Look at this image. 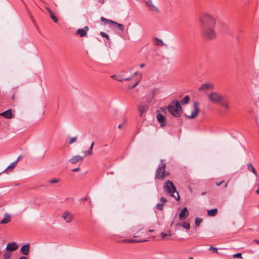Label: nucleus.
Listing matches in <instances>:
<instances>
[{"label": "nucleus", "instance_id": "58", "mask_svg": "<svg viewBox=\"0 0 259 259\" xmlns=\"http://www.w3.org/2000/svg\"><path fill=\"white\" fill-rule=\"evenodd\" d=\"M121 127H122V124H119V125H118V128H121Z\"/></svg>", "mask_w": 259, "mask_h": 259}, {"label": "nucleus", "instance_id": "36", "mask_svg": "<svg viewBox=\"0 0 259 259\" xmlns=\"http://www.w3.org/2000/svg\"><path fill=\"white\" fill-rule=\"evenodd\" d=\"M168 236H171V234H170V232H169L168 234L165 233H163V232H161L160 233V236L162 238H164L165 237Z\"/></svg>", "mask_w": 259, "mask_h": 259}, {"label": "nucleus", "instance_id": "60", "mask_svg": "<svg viewBox=\"0 0 259 259\" xmlns=\"http://www.w3.org/2000/svg\"><path fill=\"white\" fill-rule=\"evenodd\" d=\"M148 231H149V232H153V230H149Z\"/></svg>", "mask_w": 259, "mask_h": 259}, {"label": "nucleus", "instance_id": "9", "mask_svg": "<svg viewBox=\"0 0 259 259\" xmlns=\"http://www.w3.org/2000/svg\"><path fill=\"white\" fill-rule=\"evenodd\" d=\"M18 247L19 246L17 245V244L15 242H13L9 243L7 244L6 249L7 250V251L10 252V251L12 252L16 251V250H17Z\"/></svg>", "mask_w": 259, "mask_h": 259}, {"label": "nucleus", "instance_id": "1", "mask_svg": "<svg viewBox=\"0 0 259 259\" xmlns=\"http://www.w3.org/2000/svg\"><path fill=\"white\" fill-rule=\"evenodd\" d=\"M203 35L207 39H212L215 37L214 30L215 19L209 14H204L200 19Z\"/></svg>", "mask_w": 259, "mask_h": 259}, {"label": "nucleus", "instance_id": "34", "mask_svg": "<svg viewBox=\"0 0 259 259\" xmlns=\"http://www.w3.org/2000/svg\"><path fill=\"white\" fill-rule=\"evenodd\" d=\"M156 208L159 210H162L163 208V204L162 203H158L156 205Z\"/></svg>", "mask_w": 259, "mask_h": 259}, {"label": "nucleus", "instance_id": "47", "mask_svg": "<svg viewBox=\"0 0 259 259\" xmlns=\"http://www.w3.org/2000/svg\"><path fill=\"white\" fill-rule=\"evenodd\" d=\"M22 158V156L21 155H20L19 156V157H18V158L17 159V160L16 161H15V162H17V163H18V162Z\"/></svg>", "mask_w": 259, "mask_h": 259}, {"label": "nucleus", "instance_id": "31", "mask_svg": "<svg viewBox=\"0 0 259 259\" xmlns=\"http://www.w3.org/2000/svg\"><path fill=\"white\" fill-rule=\"evenodd\" d=\"M16 164H17V162L14 161L11 165H10L9 166H8L7 167V169H10V170L11 171L15 168Z\"/></svg>", "mask_w": 259, "mask_h": 259}, {"label": "nucleus", "instance_id": "5", "mask_svg": "<svg viewBox=\"0 0 259 259\" xmlns=\"http://www.w3.org/2000/svg\"><path fill=\"white\" fill-rule=\"evenodd\" d=\"M163 189L165 192L169 194L171 197L176 200L180 199L178 192L174 184L169 180H166L163 185Z\"/></svg>", "mask_w": 259, "mask_h": 259}, {"label": "nucleus", "instance_id": "37", "mask_svg": "<svg viewBox=\"0 0 259 259\" xmlns=\"http://www.w3.org/2000/svg\"><path fill=\"white\" fill-rule=\"evenodd\" d=\"M76 139H77L76 137H72V138H70L69 143L70 144L73 143L74 142H75L76 141Z\"/></svg>", "mask_w": 259, "mask_h": 259}, {"label": "nucleus", "instance_id": "15", "mask_svg": "<svg viewBox=\"0 0 259 259\" xmlns=\"http://www.w3.org/2000/svg\"><path fill=\"white\" fill-rule=\"evenodd\" d=\"M89 28L87 26L84 27V29H78L76 31V34L79 35L80 37H83L86 35L87 31Z\"/></svg>", "mask_w": 259, "mask_h": 259}, {"label": "nucleus", "instance_id": "59", "mask_svg": "<svg viewBox=\"0 0 259 259\" xmlns=\"http://www.w3.org/2000/svg\"><path fill=\"white\" fill-rule=\"evenodd\" d=\"M228 183V182L225 184V188H226L227 187Z\"/></svg>", "mask_w": 259, "mask_h": 259}, {"label": "nucleus", "instance_id": "53", "mask_svg": "<svg viewBox=\"0 0 259 259\" xmlns=\"http://www.w3.org/2000/svg\"><path fill=\"white\" fill-rule=\"evenodd\" d=\"M83 152L84 153L85 155H91V153H88V150L84 151Z\"/></svg>", "mask_w": 259, "mask_h": 259}, {"label": "nucleus", "instance_id": "24", "mask_svg": "<svg viewBox=\"0 0 259 259\" xmlns=\"http://www.w3.org/2000/svg\"><path fill=\"white\" fill-rule=\"evenodd\" d=\"M147 241V240H146V239H140V240L125 239V240H123V242H130V243L145 242V241Z\"/></svg>", "mask_w": 259, "mask_h": 259}, {"label": "nucleus", "instance_id": "35", "mask_svg": "<svg viewBox=\"0 0 259 259\" xmlns=\"http://www.w3.org/2000/svg\"><path fill=\"white\" fill-rule=\"evenodd\" d=\"M210 251H211L212 252H213V253H218V249L215 247H214L213 246H210L209 249H208Z\"/></svg>", "mask_w": 259, "mask_h": 259}, {"label": "nucleus", "instance_id": "20", "mask_svg": "<svg viewBox=\"0 0 259 259\" xmlns=\"http://www.w3.org/2000/svg\"><path fill=\"white\" fill-rule=\"evenodd\" d=\"M111 26H114L115 28H117L121 31H123L124 29V26L123 24L117 23L116 22L113 21L112 22V24Z\"/></svg>", "mask_w": 259, "mask_h": 259}, {"label": "nucleus", "instance_id": "21", "mask_svg": "<svg viewBox=\"0 0 259 259\" xmlns=\"http://www.w3.org/2000/svg\"><path fill=\"white\" fill-rule=\"evenodd\" d=\"M247 167L249 171L252 172L256 177H258V175L252 163H248L247 164Z\"/></svg>", "mask_w": 259, "mask_h": 259}, {"label": "nucleus", "instance_id": "40", "mask_svg": "<svg viewBox=\"0 0 259 259\" xmlns=\"http://www.w3.org/2000/svg\"><path fill=\"white\" fill-rule=\"evenodd\" d=\"M233 257H235V258H238V257H240L241 258L242 257V255H241V253H236V254H234L233 255Z\"/></svg>", "mask_w": 259, "mask_h": 259}, {"label": "nucleus", "instance_id": "28", "mask_svg": "<svg viewBox=\"0 0 259 259\" xmlns=\"http://www.w3.org/2000/svg\"><path fill=\"white\" fill-rule=\"evenodd\" d=\"M12 253L7 251L4 254L3 259H10Z\"/></svg>", "mask_w": 259, "mask_h": 259}, {"label": "nucleus", "instance_id": "41", "mask_svg": "<svg viewBox=\"0 0 259 259\" xmlns=\"http://www.w3.org/2000/svg\"><path fill=\"white\" fill-rule=\"evenodd\" d=\"M160 201H161V202H162V203H166L167 202V199L163 197H160Z\"/></svg>", "mask_w": 259, "mask_h": 259}, {"label": "nucleus", "instance_id": "54", "mask_svg": "<svg viewBox=\"0 0 259 259\" xmlns=\"http://www.w3.org/2000/svg\"><path fill=\"white\" fill-rule=\"evenodd\" d=\"M99 2L101 4H104V2H105V1L104 0H99Z\"/></svg>", "mask_w": 259, "mask_h": 259}, {"label": "nucleus", "instance_id": "22", "mask_svg": "<svg viewBox=\"0 0 259 259\" xmlns=\"http://www.w3.org/2000/svg\"><path fill=\"white\" fill-rule=\"evenodd\" d=\"M153 40H154V44L156 46H164L165 45L164 44V43L163 42L162 39H160L157 38L156 37H155L153 39Z\"/></svg>", "mask_w": 259, "mask_h": 259}, {"label": "nucleus", "instance_id": "38", "mask_svg": "<svg viewBox=\"0 0 259 259\" xmlns=\"http://www.w3.org/2000/svg\"><path fill=\"white\" fill-rule=\"evenodd\" d=\"M94 145V142H92L90 148L88 149V153H92V150Z\"/></svg>", "mask_w": 259, "mask_h": 259}, {"label": "nucleus", "instance_id": "4", "mask_svg": "<svg viewBox=\"0 0 259 259\" xmlns=\"http://www.w3.org/2000/svg\"><path fill=\"white\" fill-rule=\"evenodd\" d=\"M168 112L176 117H180L182 114V109L180 103L174 100L168 106Z\"/></svg>", "mask_w": 259, "mask_h": 259}, {"label": "nucleus", "instance_id": "16", "mask_svg": "<svg viewBox=\"0 0 259 259\" xmlns=\"http://www.w3.org/2000/svg\"><path fill=\"white\" fill-rule=\"evenodd\" d=\"M83 157L79 155H75L70 158L69 161L72 164H74L78 161H81Z\"/></svg>", "mask_w": 259, "mask_h": 259}, {"label": "nucleus", "instance_id": "2", "mask_svg": "<svg viewBox=\"0 0 259 259\" xmlns=\"http://www.w3.org/2000/svg\"><path fill=\"white\" fill-rule=\"evenodd\" d=\"M207 96L211 102L219 104L227 110L230 109L229 97L228 96L222 95L216 92H212Z\"/></svg>", "mask_w": 259, "mask_h": 259}, {"label": "nucleus", "instance_id": "44", "mask_svg": "<svg viewBox=\"0 0 259 259\" xmlns=\"http://www.w3.org/2000/svg\"><path fill=\"white\" fill-rule=\"evenodd\" d=\"M133 77H134V76H132L131 77H127V78H124L123 81H124V80H125V81H128V80H131L132 78H133Z\"/></svg>", "mask_w": 259, "mask_h": 259}, {"label": "nucleus", "instance_id": "45", "mask_svg": "<svg viewBox=\"0 0 259 259\" xmlns=\"http://www.w3.org/2000/svg\"><path fill=\"white\" fill-rule=\"evenodd\" d=\"M141 230H142V228L139 227V228H135V230L133 231H137V233H138L139 232H140Z\"/></svg>", "mask_w": 259, "mask_h": 259}, {"label": "nucleus", "instance_id": "56", "mask_svg": "<svg viewBox=\"0 0 259 259\" xmlns=\"http://www.w3.org/2000/svg\"><path fill=\"white\" fill-rule=\"evenodd\" d=\"M141 235H136H136H134V237H141Z\"/></svg>", "mask_w": 259, "mask_h": 259}, {"label": "nucleus", "instance_id": "14", "mask_svg": "<svg viewBox=\"0 0 259 259\" xmlns=\"http://www.w3.org/2000/svg\"><path fill=\"white\" fill-rule=\"evenodd\" d=\"M0 115L6 119H11L14 117V115L12 114V111L11 109L7 110L0 113Z\"/></svg>", "mask_w": 259, "mask_h": 259}, {"label": "nucleus", "instance_id": "39", "mask_svg": "<svg viewBox=\"0 0 259 259\" xmlns=\"http://www.w3.org/2000/svg\"><path fill=\"white\" fill-rule=\"evenodd\" d=\"M140 80H137L133 85L132 86L129 87L131 89H134L135 88L138 84L139 83Z\"/></svg>", "mask_w": 259, "mask_h": 259}, {"label": "nucleus", "instance_id": "32", "mask_svg": "<svg viewBox=\"0 0 259 259\" xmlns=\"http://www.w3.org/2000/svg\"><path fill=\"white\" fill-rule=\"evenodd\" d=\"M60 181V180L59 179H52L50 180H49V183L51 184H54V183H59Z\"/></svg>", "mask_w": 259, "mask_h": 259}, {"label": "nucleus", "instance_id": "43", "mask_svg": "<svg viewBox=\"0 0 259 259\" xmlns=\"http://www.w3.org/2000/svg\"><path fill=\"white\" fill-rule=\"evenodd\" d=\"M224 183V181H222V182H216L215 183V185L219 187V186H220L222 184Z\"/></svg>", "mask_w": 259, "mask_h": 259}, {"label": "nucleus", "instance_id": "50", "mask_svg": "<svg viewBox=\"0 0 259 259\" xmlns=\"http://www.w3.org/2000/svg\"><path fill=\"white\" fill-rule=\"evenodd\" d=\"M15 93H14L11 97V99L12 100H14L15 99Z\"/></svg>", "mask_w": 259, "mask_h": 259}, {"label": "nucleus", "instance_id": "18", "mask_svg": "<svg viewBox=\"0 0 259 259\" xmlns=\"http://www.w3.org/2000/svg\"><path fill=\"white\" fill-rule=\"evenodd\" d=\"M213 85L211 83H203L201 86L199 88V91H202L204 90H208L209 89H213Z\"/></svg>", "mask_w": 259, "mask_h": 259}, {"label": "nucleus", "instance_id": "17", "mask_svg": "<svg viewBox=\"0 0 259 259\" xmlns=\"http://www.w3.org/2000/svg\"><path fill=\"white\" fill-rule=\"evenodd\" d=\"M46 9L47 10V11L48 12V13H49L50 16L51 18V19H52V20L55 23H57L58 22V19L57 17L55 16L54 12L50 8H49L48 7H46Z\"/></svg>", "mask_w": 259, "mask_h": 259}, {"label": "nucleus", "instance_id": "23", "mask_svg": "<svg viewBox=\"0 0 259 259\" xmlns=\"http://www.w3.org/2000/svg\"><path fill=\"white\" fill-rule=\"evenodd\" d=\"M217 213L218 209L217 208L210 209L207 211V215L211 217H214L216 215Z\"/></svg>", "mask_w": 259, "mask_h": 259}, {"label": "nucleus", "instance_id": "51", "mask_svg": "<svg viewBox=\"0 0 259 259\" xmlns=\"http://www.w3.org/2000/svg\"><path fill=\"white\" fill-rule=\"evenodd\" d=\"M253 241L255 242V243H256L257 244H259V240H258V239H254V240H253Z\"/></svg>", "mask_w": 259, "mask_h": 259}, {"label": "nucleus", "instance_id": "7", "mask_svg": "<svg viewBox=\"0 0 259 259\" xmlns=\"http://www.w3.org/2000/svg\"><path fill=\"white\" fill-rule=\"evenodd\" d=\"M156 118L157 121L160 123L161 127H164L166 125V117L160 112L157 113Z\"/></svg>", "mask_w": 259, "mask_h": 259}, {"label": "nucleus", "instance_id": "57", "mask_svg": "<svg viewBox=\"0 0 259 259\" xmlns=\"http://www.w3.org/2000/svg\"><path fill=\"white\" fill-rule=\"evenodd\" d=\"M206 194V192H204L202 193L201 195H205Z\"/></svg>", "mask_w": 259, "mask_h": 259}, {"label": "nucleus", "instance_id": "48", "mask_svg": "<svg viewBox=\"0 0 259 259\" xmlns=\"http://www.w3.org/2000/svg\"><path fill=\"white\" fill-rule=\"evenodd\" d=\"M9 169L6 168L3 171L0 172V175L3 172H7Z\"/></svg>", "mask_w": 259, "mask_h": 259}, {"label": "nucleus", "instance_id": "27", "mask_svg": "<svg viewBox=\"0 0 259 259\" xmlns=\"http://www.w3.org/2000/svg\"><path fill=\"white\" fill-rule=\"evenodd\" d=\"M179 225H181L186 230H189L190 229V225L189 223L183 222L182 224H179Z\"/></svg>", "mask_w": 259, "mask_h": 259}, {"label": "nucleus", "instance_id": "30", "mask_svg": "<svg viewBox=\"0 0 259 259\" xmlns=\"http://www.w3.org/2000/svg\"><path fill=\"white\" fill-rule=\"evenodd\" d=\"M111 77L114 79L118 80V81L122 82L123 81L124 78H122L120 76L114 75Z\"/></svg>", "mask_w": 259, "mask_h": 259}, {"label": "nucleus", "instance_id": "12", "mask_svg": "<svg viewBox=\"0 0 259 259\" xmlns=\"http://www.w3.org/2000/svg\"><path fill=\"white\" fill-rule=\"evenodd\" d=\"M62 218H63L65 220L66 223H69L73 220V215L69 212L65 211L63 214Z\"/></svg>", "mask_w": 259, "mask_h": 259}, {"label": "nucleus", "instance_id": "6", "mask_svg": "<svg viewBox=\"0 0 259 259\" xmlns=\"http://www.w3.org/2000/svg\"><path fill=\"white\" fill-rule=\"evenodd\" d=\"M199 103L198 102H194L193 106L194 109V110L192 111L191 115H188L187 114H184V116H185V117L187 119L195 118L198 115V114L199 112Z\"/></svg>", "mask_w": 259, "mask_h": 259}, {"label": "nucleus", "instance_id": "11", "mask_svg": "<svg viewBox=\"0 0 259 259\" xmlns=\"http://www.w3.org/2000/svg\"><path fill=\"white\" fill-rule=\"evenodd\" d=\"M189 215V212L186 207H184L179 213V219L181 220H185Z\"/></svg>", "mask_w": 259, "mask_h": 259}, {"label": "nucleus", "instance_id": "3", "mask_svg": "<svg viewBox=\"0 0 259 259\" xmlns=\"http://www.w3.org/2000/svg\"><path fill=\"white\" fill-rule=\"evenodd\" d=\"M166 164L164 160L161 159L155 171V179L163 180L164 178L170 175L168 171H166Z\"/></svg>", "mask_w": 259, "mask_h": 259}, {"label": "nucleus", "instance_id": "25", "mask_svg": "<svg viewBox=\"0 0 259 259\" xmlns=\"http://www.w3.org/2000/svg\"><path fill=\"white\" fill-rule=\"evenodd\" d=\"M190 101V97L188 95L185 96L182 100L181 101V104L182 105H185L188 104Z\"/></svg>", "mask_w": 259, "mask_h": 259}, {"label": "nucleus", "instance_id": "33", "mask_svg": "<svg viewBox=\"0 0 259 259\" xmlns=\"http://www.w3.org/2000/svg\"><path fill=\"white\" fill-rule=\"evenodd\" d=\"M100 35L102 37H105L108 40H109L110 39L109 35L107 33H106L103 31L100 32Z\"/></svg>", "mask_w": 259, "mask_h": 259}, {"label": "nucleus", "instance_id": "26", "mask_svg": "<svg viewBox=\"0 0 259 259\" xmlns=\"http://www.w3.org/2000/svg\"><path fill=\"white\" fill-rule=\"evenodd\" d=\"M100 20L102 22H104L105 24L108 23V24H109L111 26L112 25V22H113V21L107 19L103 17H101L100 18Z\"/></svg>", "mask_w": 259, "mask_h": 259}, {"label": "nucleus", "instance_id": "46", "mask_svg": "<svg viewBox=\"0 0 259 259\" xmlns=\"http://www.w3.org/2000/svg\"><path fill=\"white\" fill-rule=\"evenodd\" d=\"M88 199V196H86L85 197H83V198H82L80 199V201H86Z\"/></svg>", "mask_w": 259, "mask_h": 259}, {"label": "nucleus", "instance_id": "61", "mask_svg": "<svg viewBox=\"0 0 259 259\" xmlns=\"http://www.w3.org/2000/svg\"><path fill=\"white\" fill-rule=\"evenodd\" d=\"M188 259H194V258L193 257H190Z\"/></svg>", "mask_w": 259, "mask_h": 259}, {"label": "nucleus", "instance_id": "10", "mask_svg": "<svg viewBox=\"0 0 259 259\" xmlns=\"http://www.w3.org/2000/svg\"><path fill=\"white\" fill-rule=\"evenodd\" d=\"M148 110V106L147 104L141 103L138 106V110L140 112V116H142L144 113L147 111Z\"/></svg>", "mask_w": 259, "mask_h": 259}, {"label": "nucleus", "instance_id": "42", "mask_svg": "<svg viewBox=\"0 0 259 259\" xmlns=\"http://www.w3.org/2000/svg\"><path fill=\"white\" fill-rule=\"evenodd\" d=\"M79 170H80V168L79 167L71 169V171L72 172H77V171H79Z\"/></svg>", "mask_w": 259, "mask_h": 259}, {"label": "nucleus", "instance_id": "52", "mask_svg": "<svg viewBox=\"0 0 259 259\" xmlns=\"http://www.w3.org/2000/svg\"><path fill=\"white\" fill-rule=\"evenodd\" d=\"M145 64L144 63H142V64H140V67L141 68H143V67H145Z\"/></svg>", "mask_w": 259, "mask_h": 259}, {"label": "nucleus", "instance_id": "29", "mask_svg": "<svg viewBox=\"0 0 259 259\" xmlns=\"http://www.w3.org/2000/svg\"><path fill=\"white\" fill-rule=\"evenodd\" d=\"M203 221L202 219L197 218L195 221V225L196 227H198L200 223Z\"/></svg>", "mask_w": 259, "mask_h": 259}, {"label": "nucleus", "instance_id": "8", "mask_svg": "<svg viewBox=\"0 0 259 259\" xmlns=\"http://www.w3.org/2000/svg\"><path fill=\"white\" fill-rule=\"evenodd\" d=\"M146 6L148 7L149 10L151 11H154L157 13H159L160 11L159 9L153 5L152 0H148L145 2Z\"/></svg>", "mask_w": 259, "mask_h": 259}, {"label": "nucleus", "instance_id": "19", "mask_svg": "<svg viewBox=\"0 0 259 259\" xmlns=\"http://www.w3.org/2000/svg\"><path fill=\"white\" fill-rule=\"evenodd\" d=\"M11 221V215L8 213H6L4 218L0 222V224H5Z\"/></svg>", "mask_w": 259, "mask_h": 259}, {"label": "nucleus", "instance_id": "55", "mask_svg": "<svg viewBox=\"0 0 259 259\" xmlns=\"http://www.w3.org/2000/svg\"><path fill=\"white\" fill-rule=\"evenodd\" d=\"M138 74V72H136L134 73V74L132 76H134V77L136 75H137Z\"/></svg>", "mask_w": 259, "mask_h": 259}, {"label": "nucleus", "instance_id": "49", "mask_svg": "<svg viewBox=\"0 0 259 259\" xmlns=\"http://www.w3.org/2000/svg\"><path fill=\"white\" fill-rule=\"evenodd\" d=\"M18 259H27V257L23 255V256H21V257H20Z\"/></svg>", "mask_w": 259, "mask_h": 259}, {"label": "nucleus", "instance_id": "13", "mask_svg": "<svg viewBox=\"0 0 259 259\" xmlns=\"http://www.w3.org/2000/svg\"><path fill=\"white\" fill-rule=\"evenodd\" d=\"M29 250H30V244L27 243L26 244L23 245L21 249H20V252L24 254V255H27L29 253Z\"/></svg>", "mask_w": 259, "mask_h": 259}]
</instances>
